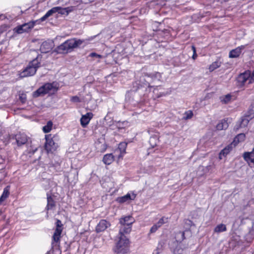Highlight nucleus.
Listing matches in <instances>:
<instances>
[{
  "instance_id": "obj_17",
  "label": "nucleus",
  "mask_w": 254,
  "mask_h": 254,
  "mask_svg": "<svg viewBox=\"0 0 254 254\" xmlns=\"http://www.w3.org/2000/svg\"><path fill=\"white\" fill-rule=\"evenodd\" d=\"M16 140L18 146L22 145L27 141L26 135L23 133H19L16 135Z\"/></svg>"
},
{
  "instance_id": "obj_19",
  "label": "nucleus",
  "mask_w": 254,
  "mask_h": 254,
  "mask_svg": "<svg viewBox=\"0 0 254 254\" xmlns=\"http://www.w3.org/2000/svg\"><path fill=\"white\" fill-rule=\"evenodd\" d=\"M244 158L245 160L251 165L250 163H254V151L252 150L251 152H245L244 154Z\"/></svg>"
},
{
  "instance_id": "obj_22",
  "label": "nucleus",
  "mask_w": 254,
  "mask_h": 254,
  "mask_svg": "<svg viewBox=\"0 0 254 254\" xmlns=\"http://www.w3.org/2000/svg\"><path fill=\"white\" fill-rule=\"evenodd\" d=\"M245 137L246 136L244 133H240L235 137L232 144L234 146H235L239 143L244 141L245 139Z\"/></svg>"
},
{
  "instance_id": "obj_34",
  "label": "nucleus",
  "mask_w": 254,
  "mask_h": 254,
  "mask_svg": "<svg viewBox=\"0 0 254 254\" xmlns=\"http://www.w3.org/2000/svg\"><path fill=\"white\" fill-rule=\"evenodd\" d=\"M24 29L23 28L21 25H19L15 27L13 30L15 32L18 34H22L24 32H26Z\"/></svg>"
},
{
  "instance_id": "obj_20",
  "label": "nucleus",
  "mask_w": 254,
  "mask_h": 254,
  "mask_svg": "<svg viewBox=\"0 0 254 254\" xmlns=\"http://www.w3.org/2000/svg\"><path fill=\"white\" fill-rule=\"evenodd\" d=\"M229 125L225 119L221 120L216 125V128L218 130H225L228 127Z\"/></svg>"
},
{
  "instance_id": "obj_42",
  "label": "nucleus",
  "mask_w": 254,
  "mask_h": 254,
  "mask_svg": "<svg viewBox=\"0 0 254 254\" xmlns=\"http://www.w3.org/2000/svg\"><path fill=\"white\" fill-rule=\"evenodd\" d=\"M186 119H190L192 117L193 114H192V112L188 111L186 113Z\"/></svg>"
},
{
  "instance_id": "obj_30",
  "label": "nucleus",
  "mask_w": 254,
  "mask_h": 254,
  "mask_svg": "<svg viewBox=\"0 0 254 254\" xmlns=\"http://www.w3.org/2000/svg\"><path fill=\"white\" fill-rule=\"evenodd\" d=\"M52 127H53L52 122L51 121H49L47 123V125L46 126H45L44 127H43V130L45 133L49 132L51 130V129L52 128Z\"/></svg>"
},
{
  "instance_id": "obj_13",
  "label": "nucleus",
  "mask_w": 254,
  "mask_h": 254,
  "mask_svg": "<svg viewBox=\"0 0 254 254\" xmlns=\"http://www.w3.org/2000/svg\"><path fill=\"white\" fill-rule=\"evenodd\" d=\"M245 46L242 45L236 49L231 50L229 53V57L231 58H235L238 57L242 53V51L245 48Z\"/></svg>"
},
{
  "instance_id": "obj_32",
  "label": "nucleus",
  "mask_w": 254,
  "mask_h": 254,
  "mask_svg": "<svg viewBox=\"0 0 254 254\" xmlns=\"http://www.w3.org/2000/svg\"><path fill=\"white\" fill-rule=\"evenodd\" d=\"M168 219L167 217H163L156 223L158 227H160L163 224L167 223Z\"/></svg>"
},
{
  "instance_id": "obj_33",
  "label": "nucleus",
  "mask_w": 254,
  "mask_h": 254,
  "mask_svg": "<svg viewBox=\"0 0 254 254\" xmlns=\"http://www.w3.org/2000/svg\"><path fill=\"white\" fill-rule=\"evenodd\" d=\"M71 11H72L71 7H66V8L61 7V9L59 11V13L62 14H68Z\"/></svg>"
},
{
  "instance_id": "obj_16",
  "label": "nucleus",
  "mask_w": 254,
  "mask_h": 254,
  "mask_svg": "<svg viewBox=\"0 0 254 254\" xmlns=\"http://www.w3.org/2000/svg\"><path fill=\"white\" fill-rule=\"evenodd\" d=\"M61 9V7L57 6L54 7L49 10L43 17L40 18L41 21H45L48 17L52 15L53 13L58 12L59 13V11Z\"/></svg>"
},
{
  "instance_id": "obj_40",
  "label": "nucleus",
  "mask_w": 254,
  "mask_h": 254,
  "mask_svg": "<svg viewBox=\"0 0 254 254\" xmlns=\"http://www.w3.org/2000/svg\"><path fill=\"white\" fill-rule=\"evenodd\" d=\"M159 227H158L157 225L155 224L150 229V232L151 233L155 232Z\"/></svg>"
},
{
  "instance_id": "obj_10",
  "label": "nucleus",
  "mask_w": 254,
  "mask_h": 254,
  "mask_svg": "<svg viewBox=\"0 0 254 254\" xmlns=\"http://www.w3.org/2000/svg\"><path fill=\"white\" fill-rule=\"evenodd\" d=\"M54 46V44L52 41H45L41 44L40 50L42 53H47L52 50Z\"/></svg>"
},
{
  "instance_id": "obj_21",
  "label": "nucleus",
  "mask_w": 254,
  "mask_h": 254,
  "mask_svg": "<svg viewBox=\"0 0 254 254\" xmlns=\"http://www.w3.org/2000/svg\"><path fill=\"white\" fill-rule=\"evenodd\" d=\"M123 226L120 228L119 230V236L126 237L125 234H129L131 230V226L123 225Z\"/></svg>"
},
{
  "instance_id": "obj_4",
  "label": "nucleus",
  "mask_w": 254,
  "mask_h": 254,
  "mask_svg": "<svg viewBox=\"0 0 254 254\" xmlns=\"http://www.w3.org/2000/svg\"><path fill=\"white\" fill-rule=\"evenodd\" d=\"M129 241L127 237L119 236V240L114 248L115 253L118 254H125L128 250Z\"/></svg>"
},
{
  "instance_id": "obj_3",
  "label": "nucleus",
  "mask_w": 254,
  "mask_h": 254,
  "mask_svg": "<svg viewBox=\"0 0 254 254\" xmlns=\"http://www.w3.org/2000/svg\"><path fill=\"white\" fill-rule=\"evenodd\" d=\"M57 90L56 84L53 83H46L38 89L33 93L34 97L44 95L46 94H53Z\"/></svg>"
},
{
  "instance_id": "obj_28",
  "label": "nucleus",
  "mask_w": 254,
  "mask_h": 254,
  "mask_svg": "<svg viewBox=\"0 0 254 254\" xmlns=\"http://www.w3.org/2000/svg\"><path fill=\"white\" fill-rule=\"evenodd\" d=\"M9 194V189L6 187L3 190V193L0 197V204L8 196Z\"/></svg>"
},
{
  "instance_id": "obj_39",
  "label": "nucleus",
  "mask_w": 254,
  "mask_h": 254,
  "mask_svg": "<svg viewBox=\"0 0 254 254\" xmlns=\"http://www.w3.org/2000/svg\"><path fill=\"white\" fill-rule=\"evenodd\" d=\"M70 100L72 102L75 103H78L81 101L80 98L76 96L72 97Z\"/></svg>"
},
{
  "instance_id": "obj_15",
  "label": "nucleus",
  "mask_w": 254,
  "mask_h": 254,
  "mask_svg": "<svg viewBox=\"0 0 254 254\" xmlns=\"http://www.w3.org/2000/svg\"><path fill=\"white\" fill-rule=\"evenodd\" d=\"M134 222L133 218L129 215L124 217L120 220V223L122 225L131 226Z\"/></svg>"
},
{
  "instance_id": "obj_18",
  "label": "nucleus",
  "mask_w": 254,
  "mask_h": 254,
  "mask_svg": "<svg viewBox=\"0 0 254 254\" xmlns=\"http://www.w3.org/2000/svg\"><path fill=\"white\" fill-rule=\"evenodd\" d=\"M127 143L126 142H121L119 145L118 150L117 151H120V154L118 155V159H122L126 153V150Z\"/></svg>"
},
{
  "instance_id": "obj_29",
  "label": "nucleus",
  "mask_w": 254,
  "mask_h": 254,
  "mask_svg": "<svg viewBox=\"0 0 254 254\" xmlns=\"http://www.w3.org/2000/svg\"><path fill=\"white\" fill-rule=\"evenodd\" d=\"M249 123V118L248 117H243L240 124V127L243 128L247 127Z\"/></svg>"
},
{
  "instance_id": "obj_11",
  "label": "nucleus",
  "mask_w": 254,
  "mask_h": 254,
  "mask_svg": "<svg viewBox=\"0 0 254 254\" xmlns=\"http://www.w3.org/2000/svg\"><path fill=\"white\" fill-rule=\"evenodd\" d=\"M93 117V114L91 112H88L86 114L82 115L80 120L81 126L83 127H86Z\"/></svg>"
},
{
  "instance_id": "obj_2",
  "label": "nucleus",
  "mask_w": 254,
  "mask_h": 254,
  "mask_svg": "<svg viewBox=\"0 0 254 254\" xmlns=\"http://www.w3.org/2000/svg\"><path fill=\"white\" fill-rule=\"evenodd\" d=\"M39 64L38 59H35L29 63L27 67L19 74V76L23 78L34 75L39 66Z\"/></svg>"
},
{
  "instance_id": "obj_44",
  "label": "nucleus",
  "mask_w": 254,
  "mask_h": 254,
  "mask_svg": "<svg viewBox=\"0 0 254 254\" xmlns=\"http://www.w3.org/2000/svg\"><path fill=\"white\" fill-rule=\"evenodd\" d=\"M20 99L22 103H24L26 101V97L24 94H21L20 96Z\"/></svg>"
},
{
  "instance_id": "obj_12",
  "label": "nucleus",
  "mask_w": 254,
  "mask_h": 254,
  "mask_svg": "<svg viewBox=\"0 0 254 254\" xmlns=\"http://www.w3.org/2000/svg\"><path fill=\"white\" fill-rule=\"evenodd\" d=\"M111 224L106 220L103 219L100 221L96 226V231L97 233L103 232L110 227Z\"/></svg>"
},
{
  "instance_id": "obj_8",
  "label": "nucleus",
  "mask_w": 254,
  "mask_h": 254,
  "mask_svg": "<svg viewBox=\"0 0 254 254\" xmlns=\"http://www.w3.org/2000/svg\"><path fill=\"white\" fill-rule=\"evenodd\" d=\"M62 222L57 220L56 222V229L53 236V244L58 245L60 242L61 233L63 230Z\"/></svg>"
},
{
  "instance_id": "obj_5",
  "label": "nucleus",
  "mask_w": 254,
  "mask_h": 254,
  "mask_svg": "<svg viewBox=\"0 0 254 254\" xmlns=\"http://www.w3.org/2000/svg\"><path fill=\"white\" fill-rule=\"evenodd\" d=\"M237 82L240 86L246 85L254 82V70L252 73L250 71H246L240 74L237 78Z\"/></svg>"
},
{
  "instance_id": "obj_37",
  "label": "nucleus",
  "mask_w": 254,
  "mask_h": 254,
  "mask_svg": "<svg viewBox=\"0 0 254 254\" xmlns=\"http://www.w3.org/2000/svg\"><path fill=\"white\" fill-rule=\"evenodd\" d=\"M89 56L93 58H95L97 59H100L103 57L102 55H98L95 53H92L89 55Z\"/></svg>"
},
{
  "instance_id": "obj_7",
  "label": "nucleus",
  "mask_w": 254,
  "mask_h": 254,
  "mask_svg": "<svg viewBox=\"0 0 254 254\" xmlns=\"http://www.w3.org/2000/svg\"><path fill=\"white\" fill-rule=\"evenodd\" d=\"M45 138V148L46 150L48 153H54L58 147V144L54 141L53 138H50L49 135H46Z\"/></svg>"
},
{
  "instance_id": "obj_1",
  "label": "nucleus",
  "mask_w": 254,
  "mask_h": 254,
  "mask_svg": "<svg viewBox=\"0 0 254 254\" xmlns=\"http://www.w3.org/2000/svg\"><path fill=\"white\" fill-rule=\"evenodd\" d=\"M87 43L86 40L71 39L66 40L64 43L60 45L57 48V52L60 54L67 53L72 49L78 48L83 44L84 45L87 44Z\"/></svg>"
},
{
  "instance_id": "obj_9",
  "label": "nucleus",
  "mask_w": 254,
  "mask_h": 254,
  "mask_svg": "<svg viewBox=\"0 0 254 254\" xmlns=\"http://www.w3.org/2000/svg\"><path fill=\"white\" fill-rule=\"evenodd\" d=\"M136 196V194L133 191H129L124 196L118 197L117 198L116 201L120 203H129L131 200H134Z\"/></svg>"
},
{
  "instance_id": "obj_25",
  "label": "nucleus",
  "mask_w": 254,
  "mask_h": 254,
  "mask_svg": "<svg viewBox=\"0 0 254 254\" xmlns=\"http://www.w3.org/2000/svg\"><path fill=\"white\" fill-rule=\"evenodd\" d=\"M227 230L226 226L225 224H220L217 225L214 229L215 233H219L221 232H225Z\"/></svg>"
},
{
  "instance_id": "obj_6",
  "label": "nucleus",
  "mask_w": 254,
  "mask_h": 254,
  "mask_svg": "<svg viewBox=\"0 0 254 254\" xmlns=\"http://www.w3.org/2000/svg\"><path fill=\"white\" fill-rule=\"evenodd\" d=\"M176 242L174 243L172 247L173 253L175 254H182L184 250L186 248L181 242V240L185 239L184 232H180L177 235Z\"/></svg>"
},
{
  "instance_id": "obj_38",
  "label": "nucleus",
  "mask_w": 254,
  "mask_h": 254,
  "mask_svg": "<svg viewBox=\"0 0 254 254\" xmlns=\"http://www.w3.org/2000/svg\"><path fill=\"white\" fill-rule=\"evenodd\" d=\"M8 26L5 24H1V27L0 28V33H2L3 31L6 30L8 28Z\"/></svg>"
},
{
  "instance_id": "obj_35",
  "label": "nucleus",
  "mask_w": 254,
  "mask_h": 254,
  "mask_svg": "<svg viewBox=\"0 0 254 254\" xmlns=\"http://www.w3.org/2000/svg\"><path fill=\"white\" fill-rule=\"evenodd\" d=\"M116 126L119 129H121L127 127L128 126V123L126 121L123 122H118Z\"/></svg>"
},
{
  "instance_id": "obj_45",
  "label": "nucleus",
  "mask_w": 254,
  "mask_h": 254,
  "mask_svg": "<svg viewBox=\"0 0 254 254\" xmlns=\"http://www.w3.org/2000/svg\"><path fill=\"white\" fill-rule=\"evenodd\" d=\"M5 18V16L4 15L2 14V15H0V20H2Z\"/></svg>"
},
{
  "instance_id": "obj_27",
  "label": "nucleus",
  "mask_w": 254,
  "mask_h": 254,
  "mask_svg": "<svg viewBox=\"0 0 254 254\" xmlns=\"http://www.w3.org/2000/svg\"><path fill=\"white\" fill-rule=\"evenodd\" d=\"M221 63L220 61H216L213 62L210 65L209 67V69L210 71H213L215 69L221 66Z\"/></svg>"
},
{
  "instance_id": "obj_31",
  "label": "nucleus",
  "mask_w": 254,
  "mask_h": 254,
  "mask_svg": "<svg viewBox=\"0 0 254 254\" xmlns=\"http://www.w3.org/2000/svg\"><path fill=\"white\" fill-rule=\"evenodd\" d=\"M232 96L230 94H227L221 97V101L225 104L229 103L231 100Z\"/></svg>"
},
{
  "instance_id": "obj_14",
  "label": "nucleus",
  "mask_w": 254,
  "mask_h": 254,
  "mask_svg": "<svg viewBox=\"0 0 254 254\" xmlns=\"http://www.w3.org/2000/svg\"><path fill=\"white\" fill-rule=\"evenodd\" d=\"M43 21H41L40 19H39L35 21H30L28 23H24L21 25V26L23 27V28L24 29V30H25V31L28 32L32 28H33L35 25L39 24L41 22Z\"/></svg>"
},
{
  "instance_id": "obj_26",
  "label": "nucleus",
  "mask_w": 254,
  "mask_h": 254,
  "mask_svg": "<svg viewBox=\"0 0 254 254\" xmlns=\"http://www.w3.org/2000/svg\"><path fill=\"white\" fill-rule=\"evenodd\" d=\"M55 206V202L51 196H47V209L48 210L52 209Z\"/></svg>"
},
{
  "instance_id": "obj_24",
  "label": "nucleus",
  "mask_w": 254,
  "mask_h": 254,
  "mask_svg": "<svg viewBox=\"0 0 254 254\" xmlns=\"http://www.w3.org/2000/svg\"><path fill=\"white\" fill-rule=\"evenodd\" d=\"M234 147L233 145L231 143V144L228 145L225 148H224L220 153L219 154V158L220 159H222V156H225L228 154L230 151L232 149L233 147Z\"/></svg>"
},
{
  "instance_id": "obj_23",
  "label": "nucleus",
  "mask_w": 254,
  "mask_h": 254,
  "mask_svg": "<svg viewBox=\"0 0 254 254\" xmlns=\"http://www.w3.org/2000/svg\"><path fill=\"white\" fill-rule=\"evenodd\" d=\"M114 160V157L112 154H107L105 155L103 158V162L106 165L111 164Z\"/></svg>"
},
{
  "instance_id": "obj_43",
  "label": "nucleus",
  "mask_w": 254,
  "mask_h": 254,
  "mask_svg": "<svg viewBox=\"0 0 254 254\" xmlns=\"http://www.w3.org/2000/svg\"><path fill=\"white\" fill-rule=\"evenodd\" d=\"M156 140H157L155 137H151L150 138L149 141H150V143H151L152 142L154 141V143L152 145L153 147H154L156 145V144H157Z\"/></svg>"
},
{
  "instance_id": "obj_41",
  "label": "nucleus",
  "mask_w": 254,
  "mask_h": 254,
  "mask_svg": "<svg viewBox=\"0 0 254 254\" xmlns=\"http://www.w3.org/2000/svg\"><path fill=\"white\" fill-rule=\"evenodd\" d=\"M192 50L193 51V55H192V58L193 60H195L197 57V55L196 53L195 48L193 46H192Z\"/></svg>"
},
{
  "instance_id": "obj_36",
  "label": "nucleus",
  "mask_w": 254,
  "mask_h": 254,
  "mask_svg": "<svg viewBox=\"0 0 254 254\" xmlns=\"http://www.w3.org/2000/svg\"><path fill=\"white\" fill-rule=\"evenodd\" d=\"M209 166H207L206 167H204L203 166H200L199 167V170L203 171L204 173L202 174H200V175H202L203 174H206L209 171Z\"/></svg>"
}]
</instances>
